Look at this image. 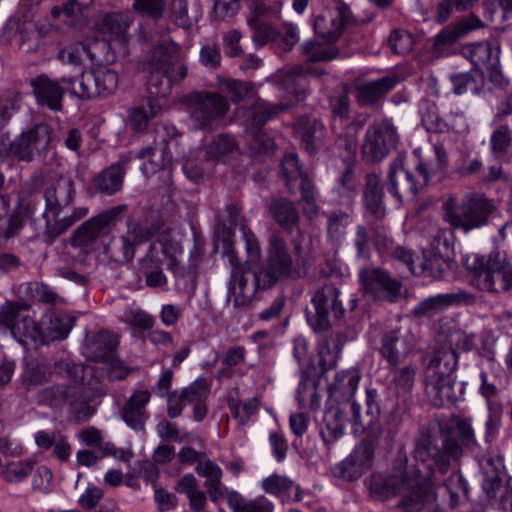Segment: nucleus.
<instances>
[{
	"instance_id": "obj_1",
	"label": "nucleus",
	"mask_w": 512,
	"mask_h": 512,
	"mask_svg": "<svg viewBox=\"0 0 512 512\" xmlns=\"http://www.w3.org/2000/svg\"><path fill=\"white\" fill-rule=\"evenodd\" d=\"M417 467L372 473L365 485L372 498L388 500L401 497L400 506L407 512H451L467 494L463 477L452 473L442 485H436V473L444 474L448 459L431 447V438L418 433L413 451Z\"/></svg>"
},
{
	"instance_id": "obj_2",
	"label": "nucleus",
	"mask_w": 512,
	"mask_h": 512,
	"mask_svg": "<svg viewBox=\"0 0 512 512\" xmlns=\"http://www.w3.org/2000/svg\"><path fill=\"white\" fill-rule=\"evenodd\" d=\"M29 306L22 302H7L0 307V334L11 335L20 344L30 339L36 345L47 344L68 336L72 325L68 317L57 316L54 312L46 315L49 324L39 326L28 314Z\"/></svg>"
},
{
	"instance_id": "obj_3",
	"label": "nucleus",
	"mask_w": 512,
	"mask_h": 512,
	"mask_svg": "<svg viewBox=\"0 0 512 512\" xmlns=\"http://www.w3.org/2000/svg\"><path fill=\"white\" fill-rule=\"evenodd\" d=\"M242 238L247 253V262L249 270L246 271L239 263L233 247V233L224 226H218L215 232V249L225 257L231 268L230 292L234 295H247L246 275L250 273L251 265L257 263L261 257L259 241L254 233L245 226L240 228Z\"/></svg>"
},
{
	"instance_id": "obj_4",
	"label": "nucleus",
	"mask_w": 512,
	"mask_h": 512,
	"mask_svg": "<svg viewBox=\"0 0 512 512\" xmlns=\"http://www.w3.org/2000/svg\"><path fill=\"white\" fill-rule=\"evenodd\" d=\"M458 363L457 354L451 349L438 351L426 369V394L437 407L454 403L458 397L454 373Z\"/></svg>"
},
{
	"instance_id": "obj_5",
	"label": "nucleus",
	"mask_w": 512,
	"mask_h": 512,
	"mask_svg": "<svg viewBox=\"0 0 512 512\" xmlns=\"http://www.w3.org/2000/svg\"><path fill=\"white\" fill-rule=\"evenodd\" d=\"M144 69L149 74V93L160 97L167 96L173 83L186 76V67L180 63L178 46L175 43L155 47Z\"/></svg>"
},
{
	"instance_id": "obj_6",
	"label": "nucleus",
	"mask_w": 512,
	"mask_h": 512,
	"mask_svg": "<svg viewBox=\"0 0 512 512\" xmlns=\"http://www.w3.org/2000/svg\"><path fill=\"white\" fill-rule=\"evenodd\" d=\"M302 66H295L277 74L279 90L282 91V100L279 104H271L264 101L255 103L252 110V125L261 126L279 112L287 109L300 99H303L306 91V73H312Z\"/></svg>"
},
{
	"instance_id": "obj_7",
	"label": "nucleus",
	"mask_w": 512,
	"mask_h": 512,
	"mask_svg": "<svg viewBox=\"0 0 512 512\" xmlns=\"http://www.w3.org/2000/svg\"><path fill=\"white\" fill-rule=\"evenodd\" d=\"M52 129L40 123L23 130L14 140H0V162L12 166L13 160L30 162L39 157L49 146Z\"/></svg>"
},
{
	"instance_id": "obj_8",
	"label": "nucleus",
	"mask_w": 512,
	"mask_h": 512,
	"mask_svg": "<svg viewBox=\"0 0 512 512\" xmlns=\"http://www.w3.org/2000/svg\"><path fill=\"white\" fill-rule=\"evenodd\" d=\"M465 267L475 274V285L484 291L500 292L512 287V268L505 257L469 255L463 260Z\"/></svg>"
},
{
	"instance_id": "obj_9",
	"label": "nucleus",
	"mask_w": 512,
	"mask_h": 512,
	"mask_svg": "<svg viewBox=\"0 0 512 512\" xmlns=\"http://www.w3.org/2000/svg\"><path fill=\"white\" fill-rule=\"evenodd\" d=\"M481 487L491 506L498 510L512 509V486L499 456L487 455L479 460Z\"/></svg>"
},
{
	"instance_id": "obj_10",
	"label": "nucleus",
	"mask_w": 512,
	"mask_h": 512,
	"mask_svg": "<svg viewBox=\"0 0 512 512\" xmlns=\"http://www.w3.org/2000/svg\"><path fill=\"white\" fill-rule=\"evenodd\" d=\"M488 210V202L481 198L459 199L449 196L442 206L444 221L465 231L479 227Z\"/></svg>"
},
{
	"instance_id": "obj_11",
	"label": "nucleus",
	"mask_w": 512,
	"mask_h": 512,
	"mask_svg": "<svg viewBox=\"0 0 512 512\" xmlns=\"http://www.w3.org/2000/svg\"><path fill=\"white\" fill-rule=\"evenodd\" d=\"M237 147L233 137L219 135L210 143L205 152L202 150L190 152L183 163V172L187 178L198 181L208 169L209 162L224 160L228 155L235 153Z\"/></svg>"
},
{
	"instance_id": "obj_12",
	"label": "nucleus",
	"mask_w": 512,
	"mask_h": 512,
	"mask_svg": "<svg viewBox=\"0 0 512 512\" xmlns=\"http://www.w3.org/2000/svg\"><path fill=\"white\" fill-rule=\"evenodd\" d=\"M292 273L293 263L286 245L274 236L270 239L267 263L258 273H253V288L248 295H252L254 289L270 287L279 280L291 276Z\"/></svg>"
},
{
	"instance_id": "obj_13",
	"label": "nucleus",
	"mask_w": 512,
	"mask_h": 512,
	"mask_svg": "<svg viewBox=\"0 0 512 512\" xmlns=\"http://www.w3.org/2000/svg\"><path fill=\"white\" fill-rule=\"evenodd\" d=\"M430 174L431 169L419 162L414 175L404 167L403 158H398L390 166L387 189L400 200L413 197L418 189L428 182Z\"/></svg>"
},
{
	"instance_id": "obj_14",
	"label": "nucleus",
	"mask_w": 512,
	"mask_h": 512,
	"mask_svg": "<svg viewBox=\"0 0 512 512\" xmlns=\"http://www.w3.org/2000/svg\"><path fill=\"white\" fill-rule=\"evenodd\" d=\"M350 19L349 6L342 1H336L315 16L314 31L323 40L335 42L343 35Z\"/></svg>"
},
{
	"instance_id": "obj_15",
	"label": "nucleus",
	"mask_w": 512,
	"mask_h": 512,
	"mask_svg": "<svg viewBox=\"0 0 512 512\" xmlns=\"http://www.w3.org/2000/svg\"><path fill=\"white\" fill-rule=\"evenodd\" d=\"M228 110L226 100L215 93H194L190 96V115L199 129L212 125Z\"/></svg>"
},
{
	"instance_id": "obj_16",
	"label": "nucleus",
	"mask_w": 512,
	"mask_h": 512,
	"mask_svg": "<svg viewBox=\"0 0 512 512\" xmlns=\"http://www.w3.org/2000/svg\"><path fill=\"white\" fill-rule=\"evenodd\" d=\"M374 451L369 443H360L333 469L335 478L345 482L358 480L372 466Z\"/></svg>"
},
{
	"instance_id": "obj_17",
	"label": "nucleus",
	"mask_w": 512,
	"mask_h": 512,
	"mask_svg": "<svg viewBox=\"0 0 512 512\" xmlns=\"http://www.w3.org/2000/svg\"><path fill=\"white\" fill-rule=\"evenodd\" d=\"M398 135L389 122L374 125L366 133L363 154L368 161H380L396 146Z\"/></svg>"
},
{
	"instance_id": "obj_18",
	"label": "nucleus",
	"mask_w": 512,
	"mask_h": 512,
	"mask_svg": "<svg viewBox=\"0 0 512 512\" xmlns=\"http://www.w3.org/2000/svg\"><path fill=\"white\" fill-rule=\"evenodd\" d=\"M149 236L146 228L138 224H129L125 235L114 237L105 244V252L113 261L128 262L134 256L135 247L148 240Z\"/></svg>"
},
{
	"instance_id": "obj_19",
	"label": "nucleus",
	"mask_w": 512,
	"mask_h": 512,
	"mask_svg": "<svg viewBox=\"0 0 512 512\" xmlns=\"http://www.w3.org/2000/svg\"><path fill=\"white\" fill-rule=\"evenodd\" d=\"M359 278L365 293L374 299L393 300L399 293V282L381 269H363L359 273Z\"/></svg>"
},
{
	"instance_id": "obj_20",
	"label": "nucleus",
	"mask_w": 512,
	"mask_h": 512,
	"mask_svg": "<svg viewBox=\"0 0 512 512\" xmlns=\"http://www.w3.org/2000/svg\"><path fill=\"white\" fill-rule=\"evenodd\" d=\"M422 431L430 436L431 447H435L439 451L440 455H443L448 459V465L450 464V460L458 457L460 453V444L456 438L461 442V445L466 446L469 449H472L476 445L474 431L468 419H455L453 421L449 437H446L443 440L442 450L434 444V439L426 430L421 429L419 433Z\"/></svg>"
},
{
	"instance_id": "obj_21",
	"label": "nucleus",
	"mask_w": 512,
	"mask_h": 512,
	"mask_svg": "<svg viewBox=\"0 0 512 512\" xmlns=\"http://www.w3.org/2000/svg\"><path fill=\"white\" fill-rule=\"evenodd\" d=\"M338 296L339 291L333 285H326L314 294L312 303L318 317V330L325 329L332 320H338L343 315L344 310Z\"/></svg>"
},
{
	"instance_id": "obj_22",
	"label": "nucleus",
	"mask_w": 512,
	"mask_h": 512,
	"mask_svg": "<svg viewBox=\"0 0 512 512\" xmlns=\"http://www.w3.org/2000/svg\"><path fill=\"white\" fill-rule=\"evenodd\" d=\"M133 22L130 12H112L105 14L97 23L96 29L119 49L125 50L128 41V29Z\"/></svg>"
},
{
	"instance_id": "obj_23",
	"label": "nucleus",
	"mask_w": 512,
	"mask_h": 512,
	"mask_svg": "<svg viewBox=\"0 0 512 512\" xmlns=\"http://www.w3.org/2000/svg\"><path fill=\"white\" fill-rule=\"evenodd\" d=\"M499 47L489 42H480L467 45L464 48V54L473 65L484 75L487 73L497 81L499 74Z\"/></svg>"
},
{
	"instance_id": "obj_24",
	"label": "nucleus",
	"mask_w": 512,
	"mask_h": 512,
	"mask_svg": "<svg viewBox=\"0 0 512 512\" xmlns=\"http://www.w3.org/2000/svg\"><path fill=\"white\" fill-rule=\"evenodd\" d=\"M124 209L125 206H116L84 222L75 231L71 240L72 245L75 247H85L89 245L106 226L115 221L116 217L120 215Z\"/></svg>"
},
{
	"instance_id": "obj_25",
	"label": "nucleus",
	"mask_w": 512,
	"mask_h": 512,
	"mask_svg": "<svg viewBox=\"0 0 512 512\" xmlns=\"http://www.w3.org/2000/svg\"><path fill=\"white\" fill-rule=\"evenodd\" d=\"M413 346V336L391 331L383 336L380 353L391 367H397L407 358Z\"/></svg>"
},
{
	"instance_id": "obj_26",
	"label": "nucleus",
	"mask_w": 512,
	"mask_h": 512,
	"mask_svg": "<svg viewBox=\"0 0 512 512\" xmlns=\"http://www.w3.org/2000/svg\"><path fill=\"white\" fill-rule=\"evenodd\" d=\"M73 182L69 178L61 177L46 189V213L51 214L54 219L67 208L74 195Z\"/></svg>"
},
{
	"instance_id": "obj_27",
	"label": "nucleus",
	"mask_w": 512,
	"mask_h": 512,
	"mask_svg": "<svg viewBox=\"0 0 512 512\" xmlns=\"http://www.w3.org/2000/svg\"><path fill=\"white\" fill-rule=\"evenodd\" d=\"M482 26L481 20L470 17L455 25L447 26L434 37V53L443 56L447 54V48L472 30Z\"/></svg>"
},
{
	"instance_id": "obj_28",
	"label": "nucleus",
	"mask_w": 512,
	"mask_h": 512,
	"mask_svg": "<svg viewBox=\"0 0 512 512\" xmlns=\"http://www.w3.org/2000/svg\"><path fill=\"white\" fill-rule=\"evenodd\" d=\"M180 254H182L180 235L174 231H166L159 235L156 242L152 243L148 258L156 264L167 259L168 266H171Z\"/></svg>"
},
{
	"instance_id": "obj_29",
	"label": "nucleus",
	"mask_w": 512,
	"mask_h": 512,
	"mask_svg": "<svg viewBox=\"0 0 512 512\" xmlns=\"http://www.w3.org/2000/svg\"><path fill=\"white\" fill-rule=\"evenodd\" d=\"M255 38L260 42H279L284 50H291L299 41V27L292 22H284L281 31L261 24L258 26Z\"/></svg>"
},
{
	"instance_id": "obj_30",
	"label": "nucleus",
	"mask_w": 512,
	"mask_h": 512,
	"mask_svg": "<svg viewBox=\"0 0 512 512\" xmlns=\"http://www.w3.org/2000/svg\"><path fill=\"white\" fill-rule=\"evenodd\" d=\"M131 159L132 156L130 155L121 156L117 163L112 164L107 169L103 170L97 177H95V187L106 194H113L119 191L122 186L125 174L123 167Z\"/></svg>"
},
{
	"instance_id": "obj_31",
	"label": "nucleus",
	"mask_w": 512,
	"mask_h": 512,
	"mask_svg": "<svg viewBox=\"0 0 512 512\" xmlns=\"http://www.w3.org/2000/svg\"><path fill=\"white\" fill-rule=\"evenodd\" d=\"M87 53L90 66H103L113 63L116 60L117 53L125 50L119 49L116 44L108 39H86Z\"/></svg>"
},
{
	"instance_id": "obj_32",
	"label": "nucleus",
	"mask_w": 512,
	"mask_h": 512,
	"mask_svg": "<svg viewBox=\"0 0 512 512\" xmlns=\"http://www.w3.org/2000/svg\"><path fill=\"white\" fill-rule=\"evenodd\" d=\"M359 381L360 374L356 369L338 372L328 386L330 397L336 401L350 400L357 390Z\"/></svg>"
},
{
	"instance_id": "obj_33",
	"label": "nucleus",
	"mask_w": 512,
	"mask_h": 512,
	"mask_svg": "<svg viewBox=\"0 0 512 512\" xmlns=\"http://www.w3.org/2000/svg\"><path fill=\"white\" fill-rule=\"evenodd\" d=\"M32 84L37 100L41 105H46L53 110L60 109L64 90L57 81L47 76H39L33 80Z\"/></svg>"
},
{
	"instance_id": "obj_34",
	"label": "nucleus",
	"mask_w": 512,
	"mask_h": 512,
	"mask_svg": "<svg viewBox=\"0 0 512 512\" xmlns=\"http://www.w3.org/2000/svg\"><path fill=\"white\" fill-rule=\"evenodd\" d=\"M150 392L141 390L134 393L123 410V419L134 430H141L145 421V406L150 400Z\"/></svg>"
},
{
	"instance_id": "obj_35",
	"label": "nucleus",
	"mask_w": 512,
	"mask_h": 512,
	"mask_svg": "<svg viewBox=\"0 0 512 512\" xmlns=\"http://www.w3.org/2000/svg\"><path fill=\"white\" fill-rule=\"evenodd\" d=\"M188 405H193L196 421H201L207 413L205 401L209 395V386L205 379H196L191 385L181 390Z\"/></svg>"
},
{
	"instance_id": "obj_36",
	"label": "nucleus",
	"mask_w": 512,
	"mask_h": 512,
	"mask_svg": "<svg viewBox=\"0 0 512 512\" xmlns=\"http://www.w3.org/2000/svg\"><path fill=\"white\" fill-rule=\"evenodd\" d=\"M169 146L170 144L160 148L148 147L139 151L135 157L147 160V162H145L141 167L144 175L148 176L160 169L166 170L168 168L172 162V155L169 151Z\"/></svg>"
},
{
	"instance_id": "obj_37",
	"label": "nucleus",
	"mask_w": 512,
	"mask_h": 512,
	"mask_svg": "<svg viewBox=\"0 0 512 512\" xmlns=\"http://www.w3.org/2000/svg\"><path fill=\"white\" fill-rule=\"evenodd\" d=\"M449 268V263L437 254H423L417 259V265L411 266V273L415 276L439 279Z\"/></svg>"
},
{
	"instance_id": "obj_38",
	"label": "nucleus",
	"mask_w": 512,
	"mask_h": 512,
	"mask_svg": "<svg viewBox=\"0 0 512 512\" xmlns=\"http://www.w3.org/2000/svg\"><path fill=\"white\" fill-rule=\"evenodd\" d=\"M295 133L304 149L310 154L315 153L323 137V125L316 119L297 123Z\"/></svg>"
},
{
	"instance_id": "obj_39",
	"label": "nucleus",
	"mask_w": 512,
	"mask_h": 512,
	"mask_svg": "<svg viewBox=\"0 0 512 512\" xmlns=\"http://www.w3.org/2000/svg\"><path fill=\"white\" fill-rule=\"evenodd\" d=\"M229 507L234 512H273L274 504L264 496H258L255 499L248 500L236 491H231L227 495Z\"/></svg>"
},
{
	"instance_id": "obj_40",
	"label": "nucleus",
	"mask_w": 512,
	"mask_h": 512,
	"mask_svg": "<svg viewBox=\"0 0 512 512\" xmlns=\"http://www.w3.org/2000/svg\"><path fill=\"white\" fill-rule=\"evenodd\" d=\"M162 105L153 97H149L139 105L133 107L129 113V121L134 130H143L148 122L161 110Z\"/></svg>"
},
{
	"instance_id": "obj_41",
	"label": "nucleus",
	"mask_w": 512,
	"mask_h": 512,
	"mask_svg": "<svg viewBox=\"0 0 512 512\" xmlns=\"http://www.w3.org/2000/svg\"><path fill=\"white\" fill-rule=\"evenodd\" d=\"M395 77L385 76L377 80H372L358 87L357 98L363 104H369L376 101L384 93L391 90L396 84Z\"/></svg>"
},
{
	"instance_id": "obj_42",
	"label": "nucleus",
	"mask_w": 512,
	"mask_h": 512,
	"mask_svg": "<svg viewBox=\"0 0 512 512\" xmlns=\"http://www.w3.org/2000/svg\"><path fill=\"white\" fill-rule=\"evenodd\" d=\"M196 471L200 476L206 478L205 485L208 489L209 496L212 501H216L218 497L223 494L221 468L216 463L206 460L199 461Z\"/></svg>"
},
{
	"instance_id": "obj_43",
	"label": "nucleus",
	"mask_w": 512,
	"mask_h": 512,
	"mask_svg": "<svg viewBox=\"0 0 512 512\" xmlns=\"http://www.w3.org/2000/svg\"><path fill=\"white\" fill-rule=\"evenodd\" d=\"M270 211L274 219L285 229H291L297 223V211L287 199H274L271 203Z\"/></svg>"
},
{
	"instance_id": "obj_44",
	"label": "nucleus",
	"mask_w": 512,
	"mask_h": 512,
	"mask_svg": "<svg viewBox=\"0 0 512 512\" xmlns=\"http://www.w3.org/2000/svg\"><path fill=\"white\" fill-rule=\"evenodd\" d=\"M281 171L285 184L291 192L295 191L298 181H300L301 186L303 178H308L299 166L297 155L294 153H289L284 156L281 163Z\"/></svg>"
},
{
	"instance_id": "obj_45",
	"label": "nucleus",
	"mask_w": 512,
	"mask_h": 512,
	"mask_svg": "<svg viewBox=\"0 0 512 512\" xmlns=\"http://www.w3.org/2000/svg\"><path fill=\"white\" fill-rule=\"evenodd\" d=\"M457 301L455 294H438L422 301L416 308V312L426 316L443 311Z\"/></svg>"
},
{
	"instance_id": "obj_46",
	"label": "nucleus",
	"mask_w": 512,
	"mask_h": 512,
	"mask_svg": "<svg viewBox=\"0 0 512 512\" xmlns=\"http://www.w3.org/2000/svg\"><path fill=\"white\" fill-rule=\"evenodd\" d=\"M67 83L71 92L79 98H92L98 96L95 79L92 73H83L80 78L75 80L63 79Z\"/></svg>"
},
{
	"instance_id": "obj_47",
	"label": "nucleus",
	"mask_w": 512,
	"mask_h": 512,
	"mask_svg": "<svg viewBox=\"0 0 512 512\" xmlns=\"http://www.w3.org/2000/svg\"><path fill=\"white\" fill-rule=\"evenodd\" d=\"M392 388L397 394L408 393L414 384L415 368L407 365L402 368L392 367Z\"/></svg>"
},
{
	"instance_id": "obj_48",
	"label": "nucleus",
	"mask_w": 512,
	"mask_h": 512,
	"mask_svg": "<svg viewBox=\"0 0 512 512\" xmlns=\"http://www.w3.org/2000/svg\"><path fill=\"white\" fill-rule=\"evenodd\" d=\"M378 186V177L375 175L369 176L364 198L366 208L376 217H381L383 215L382 195Z\"/></svg>"
},
{
	"instance_id": "obj_49",
	"label": "nucleus",
	"mask_w": 512,
	"mask_h": 512,
	"mask_svg": "<svg viewBox=\"0 0 512 512\" xmlns=\"http://www.w3.org/2000/svg\"><path fill=\"white\" fill-rule=\"evenodd\" d=\"M296 400L300 408H317L320 403V396L314 382L309 379H302L296 391Z\"/></svg>"
},
{
	"instance_id": "obj_50",
	"label": "nucleus",
	"mask_w": 512,
	"mask_h": 512,
	"mask_svg": "<svg viewBox=\"0 0 512 512\" xmlns=\"http://www.w3.org/2000/svg\"><path fill=\"white\" fill-rule=\"evenodd\" d=\"M87 48L86 43H75L67 48L61 49L58 53V58L66 63L76 67L90 66L88 59H86Z\"/></svg>"
},
{
	"instance_id": "obj_51",
	"label": "nucleus",
	"mask_w": 512,
	"mask_h": 512,
	"mask_svg": "<svg viewBox=\"0 0 512 512\" xmlns=\"http://www.w3.org/2000/svg\"><path fill=\"white\" fill-rule=\"evenodd\" d=\"M345 429V420L337 410H330L325 415V426L322 436L326 441H334L341 437Z\"/></svg>"
},
{
	"instance_id": "obj_52",
	"label": "nucleus",
	"mask_w": 512,
	"mask_h": 512,
	"mask_svg": "<svg viewBox=\"0 0 512 512\" xmlns=\"http://www.w3.org/2000/svg\"><path fill=\"white\" fill-rule=\"evenodd\" d=\"M33 471V463L30 461H13L4 466L2 477L11 483H18L28 477Z\"/></svg>"
},
{
	"instance_id": "obj_53",
	"label": "nucleus",
	"mask_w": 512,
	"mask_h": 512,
	"mask_svg": "<svg viewBox=\"0 0 512 512\" xmlns=\"http://www.w3.org/2000/svg\"><path fill=\"white\" fill-rule=\"evenodd\" d=\"M261 487L267 494L279 497L288 493L294 487V482L286 476L272 474L262 479Z\"/></svg>"
},
{
	"instance_id": "obj_54",
	"label": "nucleus",
	"mask_w": 512,
	"mask_h": 512,
	"mask_svg": "<svg viewBox=\"0 0 512 512\" xmlns=\"http://www.w3.org/2000/svg\"><path fill=\"white\" fill-rule=\"evenodd\" d=\"M92 74L96 88H98V96L110 94L116 90L119 79L115 71L108 68H99Z\"/></svg>"
},
{
	"instance_id": "obj_55",
	"label": "nucleus",
	"mask_w": 512,
	"mask_h": 512,
	"mask_svg": "<svg viewBox=\"0 0 512 512\" xmlns=\"http://www.w3.org/2000/svg\"><path fill=\"white\" fill-rule=\"evenodd\" d=\"M414 43L413 35L405 29L393 30L388 38L389 47L395 54L409 53Z\"/></svg>"
},
{
	"instance_id": "obj_56",
	"label": "nucleus",
	"mask_w": 512,
	"mask_h": 512,
	"mask_svg": "<svg viewBox=\"0 0 512 512\" xmlns=\"http://www.w3.org/2000/svg\"><path fill=\"white\" fill-rule=\"evenodd\" d=\"M259 402L256 398L249 399L243 402L234 400L229 401V408L240 424L246 423L249 418L258 411Z\"/></svg>"
},
{
	"instance_id": "obj_57",
	"label": "nucleus",
	"mask_w": 512,
	"mask_h": 512,
	"mask_svg": "<svg viewBox=\"0 0 512 512\" xmlns=\"http://www.w3.org/2000/svg\"><path fill=\"white\" fill-rule=\"evenodd\" d=\"M300 48L308 61H328L335 57L332 51L311 40L304 41Z\"/></svg>"
},
{
	"instance_id": "obj_58",
	"label": "nucleus",
	"mask_w": 512,
	"mask_h": 512,
	"mask_svg": "<svg viewBox=\"0 0 512 512\" xmlns=\"http://www.w3.org/2000/svg\"><path fill=\"white\" fill-rule=\"evenodd\" d=\"M245 349L240 346L232 347L230 348L223 359V364L227 366L228 368H222L218 371L217 377L219 379L224 377H231L232 371L230 370V367L238 366L245 360Z\"/></svg>"
},
{
	"instance_id": "obj_59",
	"label": "nucleus",
	"mask_w": 512,
	"mask_h": 512,
	"mask_svg": "<svg viewBox=\"0 0 512 512\" xmlns=\"http://www.w3.org/2000/svg\"><path fill=\"white\" fill-rule=\"evenodd\" d=\"M167 0H135L133 7L136 11L153 18H161L166 9Z\"/></svg>"
},
{
	"instance_id": "obj_60",
	"label": "nucleus",
	"mask_w": 512,
	"mask_h": 512,
	"mask_svg": "<svg viewBox=\"0 0 512 512\" xmlns=\"http://www.w3.org/2000/svg\"><path fill=\"white\" fill-rule=\"evenodd\" d=\"M122 320L137 329H148L153 326L154 319L141 310L129 309L124 312Z\"/></svg>"
},
{
	"instance_id": "obj_61",
	"label": "nucleus",
	"mask_w": 512,
	"mask_h": 512,
	"mask_svg": "<svg viewBox=\"0 0 512 512\" xmlns=\"http://www.w3.org/2000/svg\"><path fill=\"white\" fill-rule=\"evenodd\" d=\"M172 17L176 25L185 29L190 28L197 19H192L188 15L187 3L184 0H174L172 2Z\"/></svg>"
},
{
	"instance_id": "obj_62",
	"label": "nucleus",
	"mask_w": 512,
	"mask_h": 512,
	"mask_svg": "<svg viewBox=\"0 0 512 512\" xmlns=\"http://www.w3.org/2000/svg\"><path fill=\"white\" fill-rule=\"evenodd\" d=\"M300 189L302 193V200L304 202V213L311 218L317 213L316 197L311 180L309 178H303Z\"/></svg>"
},
{
	"instance_id": "obj_63",
	"label": "nucleus",
	"mask_w": 512,
	"mask_h": 512,
	"mask_svg": "<svg viewBox=\"0 0 512 512\" xmlns=\"http://www.w3.org/2000/svg\"><path fill=\"white\" fill-rule=\"evenodd\" d=\"M350 223V217L346 213H335L328 220V234L333 240H339Z\"/></svg>"
},
{
	"instance_id": "obj_64",
	"label": "nucleus",
	"mask_w": 512,
	"mask_h": 512,
	"mask_svg": "<svg viewBox=\"0 0 512 512\" xmlns=\"http://www.w3.org/2000/svg\"><path fill=\"white\" fill-rule=\"evenodd\" d=\"M94 0H69L62 7H54L51 11L53 17H60L62 14L67 17L81 13L92 5Z\"/></svg>"
}]
</instances>
